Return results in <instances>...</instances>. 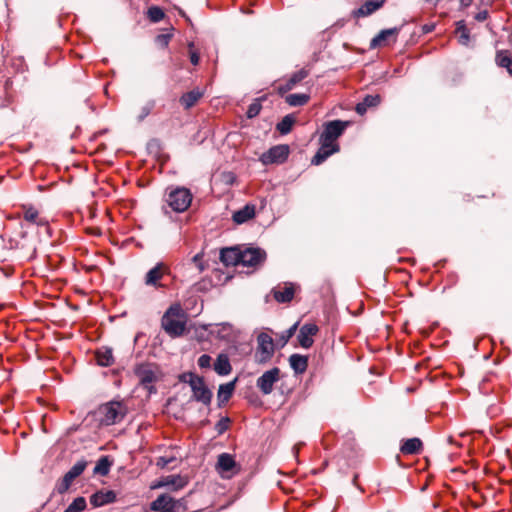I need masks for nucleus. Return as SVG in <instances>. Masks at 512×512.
I'll return each instance as SVG.
<instances>
[{
  "instance_id": "obj_1",
  "label": "nucleus",
  "mask_w": 512,
  "mask_h": 512,
  "mask_svg": "<svg viewBox=\"0 0 512 512\" xmlns=\"http://www.w3.org/2000/svg\"><path fill=\"white\" fill-rule=\"evenodd\" d=\"M161 326L172 338L180 337L186 330V316L179 304L171 305L161 319Z\"/></svg>"
},
{
  "instance_id": "obj_2",
  "label": "nucleus",
  "mask_w": 512,
  "mask_h": 512,
  "mask_svg": "<svg viewBox=\"0 0 512 512\" xmlns=\"http://www.w3.org/2000/svg\"><path fill=\"white\" fill-rule=\"evenodd\" d=\"M192 202V194L189 189L184 187L171 188L166 193V203L177 213L184 212L189 208Z\"/></svg>"
},
{
  "instance_id": "obj_3",
  "label": "nucleus",
  "mask_w": 512,
  "mask_h": 512,
  "mask_svg": "<svg viewBox=\"0 0 512 512\" xmlns=\"http://www.w3.org/2000/svg\"><path fill=\"white\" fill-rule=\"evenodd\" d=\"M151 510L156 512H187L184 498L174 499L168 494L159 495L152 503Z\"/></svg>"
},
{
  "instance_id": "obj_4",
  "label": "nucleus",
  "mask_w": 512,
  "mask_h": 512,
  "mask_svg": "<svg viewBox=\"0 0 512 512\" xmlns=\"http://www.w3.org/2000/svg\"><path fill=\"white\" fill-rule=\"evenodd\" d=\"M99 412L102 415L101 422L109 426L120 422L126 414V409L120 402H109L101 406Z\"/></svg>"
},
{
  "instance_id": "obj_5",
  "label": "nucleus",
  "mask_w": 512,
  "mask_h": 512,
  "mask_svg": "<svg viewBox=\"0 0 512 512\" xmlns=\"http://www.w3.org/2000/svg\"><path fill=\"white\" fill-rule=\"evenodd\" d=\"M140 384L150 393L155 392L153 383L157 381L156 366L150 363L138 364L134 369Z\"/></svg>"
},
{
  "instance_id": "obj_6",
  "label": "nucleus",
  "mask_w": 512,
  "mask_h": 512,
  "mask_svg": "<svg viewBox=\"0 0 512 512\" xmlns=\"http://www.w3.org/2000/svg\"><path fill=\"white\" fill-rule=\"evenodd\" d=\"M188 384L193 392V398L203 403L204 405H210L212 400V392L205 385L204 379L199 376H189Z\"/></svg>"
},
{
  "instance_id": "obj_7",
  "label": "nucleus",
  "mask_w": 512,
  "mask_h": 512,
  "mask_svg": "<svg viewBox=\"0 0 512 512\" xmlns=\"http://www.w3.org/2000/svg\"><path fill=\"white\" fill-rule=\"evenodd\" d=\"M87 467L85 460L77 461L68 472L62 477V479L56 484V491L59 494H64L71 486L73 481L79 477Z\"/></svg>"
},
{
  "instance_id": "obj_8",
  "label": "nucleus",
  "mask_w": 512,
  "mask_h": 512,
  "mask_svg": "<svg viewBox=\"0 0 512 512\" xmlns=\"http://www.w3.org/2000/svg\"><path fill=\"white\" fill-rule=\"evenodd\" d=\"M20 208L22 210V217L24 221L36 225L38 227H43L45 232L50 237L51 236V228L49 226V221L40 215L38 209H36L31 204H21Z\"/></svg>"
},
{
  "instance_id": "obj_9",
  "label": "nucleus",
  "mask_w": 512,
  "mask_h": 512,
  "mask_svg": "<svg viewBox=\"0 0 512 512\" xmlns=\"http://www.w3.org/2000/svg\"><path fill=\"white\" fill-rule=\"evenodd\" d=\"M256 361L266 363L274 354V342L267 333H260L257 337Z\"/></svg>"
},
{
  "instance_id": "obj_10",
  "label": "nucleus",
  "mask_w": 512,
  "mask_h": 512,
  "mask_svg": "<svg viewBox=\"0 0 512 512\" xmlns=\"http://www.w3.org/2000/svg\"><path fill=\"white\" fill-rule=\"evenodd\" d=\"M280 369L278 367H273L270 370L265 371L256 381V387L262 392L264 395H269L272 393L274 384L280 380Z\"/></svg>"
},
{
  "instance_id": "obj_11",
  "label": "nucleus",
  "mask_w": 512,
  "mask_h": 512,
  "mask_svg": "<svg viewBox=\"0 0 512 512\" xmlns=\"http://www.w3.org/2000/svg\"><path fill=\"white\" fill-rule=\"evenodd\" d=\"M216 470L223 478H231L239 472L234 457L229 453H222L218 456Z\"/></svg>"
},
{
  "instance_id": "obj_12",
  "label": "nucleus",
  "mask_w": 512,
  "mask_h": 512,
  "mask_svg": "<svg viewBox=\"0 0 512 512\" xmlns=\"http://www.w3.org/2000/svg\"><path fill=\"white\" fill-rule=\"evenodd\" d=\"M349 122L341 120H333L324 124L323 132L320 135V141H328L334 143V141L340 137Z\"/></svg>"
},
{
  "instance_id": "obj_13",
  "label": "nucleus",
  "mask_w": 512,
  "mask_h": 512,
  "mask_svg": "<svg viewBox=\"0 0 512 512\" xmlns=\"http://www.w3.org/2000/svg\"><path fill=\"white\" fill-rule=\"evenodd\" d=\"M289 156V147L287 145H277L270 148L261 157L264 164L283 163Z\"/></svg>"
},
{
  "instance_id": "obj_14",
  "label": "nucleus",
  "mask_w": 512,
  "mask_h": 512,
  "mask_svg": "<svg viewBox=\"0 0 512 512\" xmlns=\"http://www.w3.org/2000/svg\"><path fill=\"white\" fill-rule=\"evenodd\" d=\"M266 253L260 248L241 250L240 265L254 267L265 260Z\"/></svg>"
},
{
  "instance_id": "obj_15",
  "label": "nucleus",
  "mask_w": 512,
  "mask_h": 512,
  "mask_svg": "<svg viewBox=\"0 0 512 512\" xmlns=\"http://www.w3.org/2000/svg\"><path fill=\"white\" fill-rule=\"evenodd\" d=\"M168 273V268L163 263H157L153 268H151L145 275L144 283L147 286H152L154 288L163 287L161 284V279L165 274Z\"/></svg>"
},
{
  "instance_id": "obj_16",
  "label": "nucleus",
  "mask_w": 512,
  "mask_h": 512,
  "mask_svg": "<svg viewBox=\"0 0 512 512\" xmlns=\"http://www.w3.org/2000/svg\"><path fill=\"white\" fill-rule=\"evenodd\" d=\"M400 32V28L393 27L389 29L381 30L370 42V48H376L382 45H386L389 42L395 43L397 36Z\"/></svg>"
},
{
  "instance_id": "obj_17",
  "label": "nucleus",
  "mask_w": 512,
  "mask_h": 512,
  "mask_svg": "<svg viewBox=\"0 0 512 512\" xmlns=\"http://www.w3.org/2000/svg\"><path fill=\"white\" fill-rule=\"evenodd\" d=\"M318 327L315 324L312 323H306L304 324L297 335L298 342L301 347L308 349L310 348L313 343V336L317 334Z\"/></svg>"
},
{
  "instance_id": "obj_18",
  "label": "nucleus",
  "mask_w": 512,
  "mask_h": 512,
  "mask_svg": "<svg viewBox=\"0 0 512 512\" xmlns=\"http://www.w3.org/2000/svg\"><path fill=\"white\" fill-rule=\"evenodd\" d=\"M321 147L314 155L311 160V163L314 165H320L323 163L329 156L339 151L338 144L330 143L328 141H320Z\"/></svg>"
},
{
  "instance_id": "obj_19",
  "label": "nucleus",
  "mask_w": 512,
  "mask_h": 512,
  "mask_svg": "<svg viewBox=\"0 0 512 512\" xmlns=\"http://www.w3.org/2000/svg\"><path fill=\"white\" fill-rule=\"evenodd\" d=\"M241 250L237 247H226L220 251V260L226 266L240 265Z\"/></svg>"
},
{
  "instance_id": "obj_20",
  "label": "nucleus",
  "mask_w": 512,
  "mask_h": 512,
  "mask_svg": "<svg viewBox=\"0 0 512 512\" xmlns=\"http://www.w3.org/2000/svg\"><path fill=\"white\" fill-rule=\"evenodd\" d=\"M116 494L112 490H100L95 492L90 497V503L93 507H101L106 504L115 502Z\"/></svg>"
},
{
  "instance_id": "obj_21",
  "label": "nucleus",
  "mask_w": 512,
  "mask_h": 512,
  "mask_svg": "<svg viewBox=\"0 0 512 512\" xmlns=\"http://www.w3.org/2000/svg\"><path fill=\"white\" fill-rule=\"evenodd\" d=\"M385 0H367L354 11L356 17H367L383 7Z\"/></svg>"
},
{
  "instance_id": "obj_22",
  "label": "nucleus",
  "mask_w": 512,
  "mask_h": 512,
  "mask_svg": "<svg viewBox=\"0 0 512 512\" xmlns=\"http://www.w3.org/2000/svg\"><path fill=\"white\" fill-rule=\"evenodd\" d=\"M274 299L279 303H288L294 297V286L292 283H286L283 287H276L273 289Z\"/></svg>"
},
{
  "instance_id": "obj_23",
  "label": "nucleus",
  "mask_w": 512,
  "mask_h": 512,
  "mask_svg": "<svg viewBox=\"0 0 512 512\" xmlns=\"http://www.w3.org/2000/svg\"><path fill=\"white\" fill-rule=\"evenodd\" d=\"M235 382H236V380H233L228 383L221 384L219 386L218 393H217V400H218L219 407H222L224 404H226L232 397V394L235 389Z\"/></svg>"
},
{
  "instance_id": "obj_24",
  "label": "nucleus",
  "mask_w": 512,
  "mask_h": 512,
  "mask_svg": "<svg viewBox=\"0 0 512 512\" xmlns=\"http://www.w3.org/2000/svg\"><path fill=\"white\" fill-rule=\"evenodd\" d=\"M255 216V205L246 204L243 208L234 212L232 219L237 224H243Z\"/></svg>"
},
{
  "instance_id": "obj_25",
  "label": "nucleus",
  "mask_w": 512,
  "mask_h": 512,
  "mask_svg": "<svg viewBox=\"0 0 512 512\" xmlns=\"http://www.w3.org/2000/svg\"><path fill=\"white\" fill-rule=\"evenodd\" d=\"M289 364L295 374H303L308 367V357L301 354H292L289 357Z\"/></svg>"
},
{
  "instance_id": "obj_26",
  "label": "nucleus",
  "mask_w": 512,
  "mask_h": 512,
  "mask_svg": "<svg viewBox=\"0 0 512 512\" xmlns=\"http://www.w3.org/2000/svg\"><path fill=\"white\" fill-rule=\"evenodd\" d=\"M187 485V480L180 475H170L165 477L159 484V487H170L174 491H178Z\"/></svg>"
},
{
  "instance_id": "obj_27",
  "label": "nucleus",
  "mask_w": 512,
  "mask_h": 512,
  "mask_svg": "<svg viewBox=\"0 0 512 512\" xmlns=\"http://www.w3.org/2000/svg\"><path fill=\"white\" fill-rule=\"evenodd\" d=\"M97 364L103 367L111 366L114 363L113 351L109 347H101L96 353Z\"/></svg>"
},
{
  "instance_id": "obj_28",
  "label": "nucleus",
  "mask_w": 512,
  "mask_h": 512,
  "mask_svg": "<svg viewBox=\"0 0 512 512\" xmlns=\"http://www.w3.org/2000/svg\"><path fill=\"white\" fill-rule=\"evenodd\" d=\"M422 450V441L419 438H410L404 441L400 451L405 455L419 454Z\"/></svg>"
},
{
  "instance_id": "obj_29",
  "label": "nucleus",
  "mask_w": 512,
  "mask_h": 512,
  "mask_svg": "<svg viewBox=\"0 0 512 512\" xmlns=\"http://www.w3.org/2000/svg\"><path fill=\"white\" fill-rule=\"evenodd\" d=\"M203 96L199 89L191 90L180 97V103L185 109L193 107L198 100Z\"/></svg>"
},
{
  "instance_id": "obj_30",
  "label": "nucleus",
  "mask_w": 512,
  "mask_h": 512,
  "mask_svg": "<svg viewBox=\"0 0 512 512\" xmlns=\"http://www.w3.org/2000/svg\"><path fill=\"white\" fill-rule=\"evenodd\" d=\"M231 364L226 354H219L215 363L214 370L218 375L225 376L231 372Z\"/></svg>"
},
{
  "instance_id": "obj_31",
  "label": "nucleus",
  "mask_w": 512,
  "mask_h": 512,
  "mask_svg": "<svg viewBox=\"0 0 512 512\" xmlns=\"http://www.w3.org/2000/svg\"><path fill=\"white\" fill-rule=\"evenodd\" d=\"M495 62L499 67L505 68L509 75L512 76V56L507 50L498 51Z\"/></svg>"
},
{
  "instance_id": "obj_32",
  "label": "nucleus",
  "mask_w": 512,
  "mask_h": 512,
  "mask_svg": "<svg viewBox=\"0 0 512 512\" xmlns=\"http://www.w3.org/2000/svg\"><path fill=\"white\" fill-rule=\"evenodd\" d=\"M380 100L379 95H367L363 101L356 105L355 110L358 114L363 115L369 107L377 106L380 103Z\"/></svg>"
},
{
  "instance_id": "obj_33",
  "label": "nucleus",
  "mask_w": 512,
  "mask_h": 512,
  "mask_svg": "<svg viewBox=\"0 0 512 512\" xmlns=\"http://www.w3.org/2000/svg\"><path fill=\"white\" fill-rule=\"evenodd\" d=\"M309 72L306 69H300L299 71L293 73L291 77L287 80V82L280 88L281 91H289L294 88L296 84L301 82L308 76Z\"/></svg>"
},
{
  "instance_id": "obj_34",
  "label": "nucleus",
  "mask_w": 512,
  "mask_h": 512,
  "mask_svg": "<svg viewBox=\"0 0 512 512\" xmlns=\"http://www.w3.org/2000/svg\"><path fill=\"white\" fill-rule=\"evenodd\" d=\"M294 123V117L291 114H288L284 116L282 120L277 124L276 129L280 134L286 135L291 131Z\"/></svg>"
},
{
  "instance_id": "obj_35",
  "label": "nucleus",
  "mask_w": 512,
  "mask_h": 512,
  "mask_svg": "<svg viewBox=\"0 0 512 512\" xmlns=\"http://www.w3.org/2000/svg\"><path fill=\"white\" fill-rule=\"evenodd\" d=\"M309 98L310 97L307 94L294 93V94H289L286 97V102L290 106H294V107L303 106L309 101Z\"/></svg>"
},
{
  "instance_id": "obj_36",
  "label": "nucleus",
  "mask_w": 512,
  "mask_h": 512,
  "mask_svg": "<svg viewBox=\"0 0 512 512\" xmlns=\"http://www.w3.org/2000/svg\"><path fill=\"white\" fill-rule=\"evenodd\" d=\"M87 503L84 497L80 496L73 500V502L65 509L64 512H81L86 509Z\"/></svg>"
},
{
  "instance_id": "obj_37",
  "label": "nucleus",
  "mask_w": 512,
  "mask_h": 512,
  "mask_svg": "<svg viewBox=\"0 0 512 512\" xmlns=\"http://www.w3.org/2000/svg\"><path fill=\"white\" fill-rule=\"evenodd\" d=\"M110 465H111V463L109 462L108 458L102 457L97 462V464L94 468V473L105 476L109 473Z\"/></svg>"
},
{
  "instance_id": "obj_38",
  "label": "nucleus",
  "mask_w": 512,
  "mask_h": 512,
  "mask_svg": "<svg viewBox=\"0 0 512 512\" xmlns=\"http://www.w3.org/2000/svg\"><path fill=\"white\" fill-rule=\"evenodd\" d=\"M261 100L262 98H257L248 106L246 112L247 118L252 119L260 113L262 109Z\"/></svg>"
},
{
  "instance_id": "obj_39",
  "label": "nucleus",
  "mask_w": 512,
  "mask_h": 512,
  "mask_svg": "<svg viewBox=\"0 0 512 512\" xmlns=\"http://www.w3.org/2000/svg\"><path fill=\"white\" fill-rule=\"evenodd\" d=\"M156 102L155 100L147 101L140 110V114L137 116L138 122H142L155 108Z\"/></svg>"
},
{
  "instance_id": "obj_40",
  "label": "nucleus",
  "mask_w": 512,
  "mask_h": 512,
  "mask_svg": "<svg viewBox=\"0 0 512 512\" xmlns=\"http://www.w3.org/2000/svg\"><path fill=\"white\" fill-rule=\"evenodd\" d=\"M164 16V11L158 6H152L148 9V17L152 22H159Z\"/></svg>"
},
{
  "instance_id": "obj_41",
  "label": "nucleus",
  "mask_w": 512,
  "mask_h": 512,
  "mask_svg": "<svg viewBox=\"0 0 512 512\" xmlns=\"http://www.w3.org/2000/svg\"><path fill=\"white\" fill-rule=\"evenodd\" d=\"M457 33L459 34V42L463 45H466L469 42V30L463 24V22H459L457 24Z\"/></svg>"
},
{
  "instance_id": "obj_42",
  "label": "nucleus",
  "mask_w": 512,
  "mask_h": 512,
  "mask_svg": "<svg viewBox=\"0 0 512 512\" xmlns=\"http://www.w3.org/2000/svg\"><path fill=\"white\" fill-rule=\"evenodd\" d=\"M229 424H230V419L228 417H223L216 423L215 430L217 431V433L219 435H221L228 430Z\"/></svg>"
},
{
  "instance_id": "obj_43",
  "label": "nucleus",
  "mask_w": 512,
  "mask_h": 512,
  "mask_svg": "<svg viewBox=\"0 0 512 512\" xmlns=\"http://www.w3.org/2000/svg\"><path fill=\"white\" fill-rule=\"evenodd\" d=\"M297 326L298 323H295L282 334L281 339L283 340L284 344L288 342V340L295 334Z\"/></svg>"
},
{
  "instance_id": "obj_44",
  "label": "nucleus",
  "mask_w": 512,
  "mask_h": 512,
  "mask_svg": "<svg viewBox=\"0 0 512 512\" xmlns=\"http://www.w3.org/2000/svg\"><path fill=\"white\" fill-rule=\"evenodd\" d=\"M211 357L208 354H203L198 358V366L200 368H210Z\"/></svg>"
},
{
  "instance_id": "obj_45",
  "label": "nucleus",
  "mask_w": 512,
  "mask_h": 512,
  "mask_svg": "<svg viewBox=\"0 0 512 512\" xmlns=\"http://www.w3.org/2000/svg\"><path fill=\"white\" fill-rule=\"evenodd\" d=\"M170 38H171V35H169V34H159L156 37V41L159 44H161L162 46L166 47L169 44Z\"/></svg>"
},
{
  "instance_id": "obj_46",
  "label": "nucleus",
  "mask_w": 512,
  "mask_h": 512,
  "mask_svg": "<svg viewBox=\"0 0 512 512\" xmlns=\"http://www.w3.org/2000/svg\"><path fill=\"white\" fill-rule=\"evenodd\" d=\"M192 260L196 264V266L198 267L199 271H203L204 270V265L202 263V255L201 254H196L193 257Z\"/></svg>"
},
{
  "instance_id": "obj_47",
  "label": "nucleus",
  "mask_w": 512,
  "mask_h": 512,
  "mask_svg": "<svg viewBox=\"0 0 512 512\" xmlns=\"http://www.w3.org/2000/svg\"><path fill=\"white\" fill-rule=\"evenodd\" d=\"M488 18V11L482 10L475 15V19L479 22L485 21Z\"/></svg>"
},
{
  "instance_id": "obj_48",
  "label": "nucleus",
  "mask_w": 512,
  "mask_h": 512,
  "mask_svg": "<svg viewBox=\"0 0 512 512\" xmlns=\"http://www.w3.org/2000/svg\"><path fill=\"white\" fill-rule=\"evenodd\" d=\"M200 57L196 51L190 50V61L193 65H197L199 63Z\"/></svg>"
},
{
  "instance_id": "obj_49",
  "label": "nucleus",
  "mask_w": 512,
  "mask_h": 512,
  "mask_svg": "<svg viewBox=\"0 0 512 512\" xmlns=\"http://www.w3.org/2000/svg\"><path fill=\"white\" fill-rule=\"evenodd\" d=\"M171 462V459H166L164 457L159 458L157 465L161 467L167 466Z\"/></svg>"
},
{
  "instance_id": "obj_50",
  "label": "nucleus",
  "mask_w": 512,
  "mask_h": 512,
  "mask_svg": "<svg viewBox=\"0 0 512 512\" xmlns=\"http://www.w3.org/2000/svg\"><path fill=\"white\" fill-rule=\"evenodd\" d=\"M189 376H196L194 373H184L181 377H180V380L182 382H185V383H188V379H189Z\"/></svg>"
},
{
  "instance_id": "obj_51",
  "label": "nucleus",
  "mask_w": 512,
  "mask_h": 512,
  "mask_svg": "<svg viewBox=\"0 0 512 512\" xmlns=\"http://www.w3.org/2000/svg\"><path fill=\"white\" fill-rule=\"evenodd\" d=\"M426 3L436 6L441 0H424Z\"/></svg>"
},
{
  "instance_id": "obj_52",
  "label": "nucleus",
  "mask_w": 512,
  "mask_h": 512,
  "mask_svg": "<svg viewBox=\"0 0 512 512\" xmlns=\"http://www.w3.org/2000/svg\"><path fill=\"white\" fill-rule=\"evenodd\" d=\"M473 0H460L461 4L465 7L469 6Z\"/></svg>"
},
{
  "instance_id": "obj_53",
  "label": "nucleus",
  "mask_w": 512,
  "mask_h": 512,
  "mask_svg": "<svg viewBox=\"0 0 512 512\" xmlns=\"http://www.w3.org/2000/svg\"><path fill=\"white\" fill-rule=\"evenodd\" d=\"M180 14H181L183 17H185L187 21H189V18L185 15V13H184L182 10H180Z\"/></svg>"
},
{
  "instance_id": "obj_54",
  "label": "nucleus",
  "mask_w": 512,
  "mask_h": 512,
  "mask_svg": "<svg viewBox=\"0 0 512 512\" xmlns=\"http://www.w3.org/2000/svg\"><path fill=\"white\" fill-rule=\"evenodd\" d=\"M6 105H7V104H6V102H5V101H0V108H1V107H5Z\"/></svg>"
},
{
  "instance_id": "obj_55",
  "label": "nucleus",
  "mask_w": 512,
  "mask_h": 512,
  "mask_svg": "<svg viewBox=\"0 0 512 512\" xmlns=\"http://www.w3.org/2000/svg\"><path fill=\"white\" fill-rule=\"evenodd\" d=\"M19 217H20V215H17V216H14V217H12V218H13V219H17V218H19Z\"/></svg>"
}]
</instances>
